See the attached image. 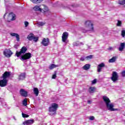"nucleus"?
<instances>
[{
    "label": "nucleus",
    "instance_id": "obj_30",
    "mask_svg": "<svg viewBox=\"0 0 125 125\" xmlns=\"http://www.w3.org/2000/svg\"><path fill=\"white\" fill-rule=\"evenodd\" d=\"M21 54H23L21 52V51L20 52L16 51L15 55L17 56V57H20V56H21Z\"/></svg>",
    "mask_w": 125,
    "mask_h": 125
},
{
    "label": "nucleus",
    "instance_id": "obj_2",
    "mask_svg": "<svg viewBox=\"0 0 125 125\" xmlns=\"http://www.w3.org/2000/svg\"><path fill=\"white\" fill-rule=\"evenodd\" d=\"M58 109V104L56 103H53L51 104V106L49 107L48 111L51 113L50 115L53 116V115H56V111Z\"/></svg>",
    "mask_w": 125,
    "mask_h": 125
},
{
    "label": "nucleus",
    "instance_id": "obj_43",
    "mask_svg": "<svg viewBox=\"0 0 125 125\" xmlns=\"http://www.w3.org/2000/svg\"><path fill=\"white\" fill-rule=\"evenodd\" d=\"M87 103H88V104H91V101H87Z\"/></svg>",
    "mask_w": 125,
    "mask_h": 125
},
{
    "label": "nucleus",
    "instance_id": "obj_40",
    "mask_svg": "<svg viewBox=\"0 0 125 125\" xmlns=\"http://www.w3.org/2000/svg\"><path fill=\"white\" fill-rule=\"evenodd\" d=\"M121 75L122 77H125V70H124L122 72Z\"/></svg>",
    "mask_w": 125,
    "mask_h": 125
},
{
    "label": "nucleus",
    "instance_id": "obj_25",
    "mask_svg": "<svg viewBox=\"0 0 125 125\" xmlns=\"http://www.w3.org/2000/svg\"><path fill=\"white\" fill-rule=\"evenodd\" d=\"M117 59V57H113L111 59H109L108 61L109 63H114Z\"/></svg>",
    "mask_w": 125,
    "mask_h": 125
},
{
    "label": "nucleus",
    "instance_id": "obj_28",
    "mask_svg": "<svg viewBox=\"0 0 125 125\" xmlns=\"http://www.w3.org/2000/svg\"><path fill=\"white\" fill-rule=\"evenodd\" d=\"M90 68V64H86L85 65H84L83 67V70H87Z\"/></svg>",
    "mask_w": 125,
    "mask_h": 125
},
{
    "label": "nucleus",
    "instance_id": "obj_39",
    "mask_svg": "<svg viewBox=\"0 0 125 125\" xmlns=\"http://www.w3.org/2000/svg\"><path fill=\"white\" fill-rule=\"evenodd\" d=\"M94 116H90L89 120L90 121H94Z\"/></svg>",
    "mask_w": 125,
    "mask_h": 125
},
{
    "label": "nucleus",
    "instance_id": "obj_22",
    "mask_svg": "<svg viewBox=\"0 0 125 125\" xmlns=\"http://www.w3.org/2000/svg\"><path fill=\"white\" fill-rule=\"evenodd\" d=\"M83 43L82 42H80L79 41H77L76 42H74L73 43L74 46H79V45H83Z\"/></svg>",
    "mask_w": 125,
    "mask_h": 125
},
{
    "label": "nucleus",
    "instance_id": "obj_31",
    "mask_svg": "<svg viewBox=\"0 0 125 125\" xmlns=\"http://www.w3.org/2000/svg\"><path fill=\"white\" fill-rule=\"evenodd\" d=\"M122 24H123V22L122 21L118 20L117 21V23L116 24V26L117 27H122Z\"/></svg>",
    "mask_w": 125,
    "mask_h": 125
},
{
    "label": "nucleus",
    "instance_id": "obj_16",
    "mask_svg": "<svg viewBox=\"0 0 125 125\" xmlns=\"http://www.w3.org/2000/svg\"><path fill=\"white\" fill-rule=\"evenodd\" d=\"M25 78H26V74L21 73V75H19L18 79L19 81H22L25 80Z\"/></svg>",
    "mask_w": 125,
    "mask_h": 125
},
{
    "label": "nucleus",
    "instance_id": "obj_4",
    "mask_svg": "<svg viewBox=\"0 0 125 125\" xmlns=\"http://www.w3.org/2000/svg\"><path fill=\"white\" fill-rule=\"evenodd\" d=\"M32 57V54L31 53H26L23 55L21 56V60L24 61L25 60H28L30 59Z\"/></svg>",
    "mask_w": 125,
    "mask_h": 125
},
{
    "label": "nucleus",
    "instance_id": "obj_14",
    "mask_svg": "<svg viewBox=\"0 0 125 125\" xmlns=\"http://www.w3.org/2000/svg\"><path fill=\"white\" fill-rule=\"evenodd\" d=\"M104 67H105V64L103 62L99 64L97 66V71L99 73H100V72H101V70H102V68H104Z\"/></svg>",
    "mask_w": 125,
    "mask_h": 125
},
{
    "label": "nucleus",
    "instance_id": "obj_18",
    "mask_svg": "<svg viewBox=\"0 0 125 125\" xmlns=\"http://www.w3.org/2000/svg\"><path fill=\"white\" fill-rule=\"evenodd\" d=\"M42 6L43 7V8H41V12H47V11H48V8L45 6V5H42Z\"/></svg>",
    "mask_w": 125,
    "mask_h": 125
},
{
    "label": "nucleus",
    "instance_id": "obj_33",
    "mask_svg": "<svg viewBox=\"0 0 125 125\" xmlns=\"http://www.w3.org/2000/svg\"><path fill=\"white\" fill-rule=\"evenodd\" d=\"M21 115H22V118H29V115L24 114L23 112L21 113Z\"/></svg>",
    "mask_w": 125,
    "mask_h": 125
},
{
    "label": "nucleus",
    "instance_id": "obj_10",
    "mask_svg": "<svg viewBox=\"0 0 125 125\" xmlns=\"http://www.w3.org/2000/svg\"><path fill=\"white\" fill-rule=\"evenodd\" d=\"M7 85V80L3 79L0 80V86L1 87H4Z\"/></svg>",
    "mask_w": 125,
    "mask_h": 125
},
{
    "label": "nucleus",
    "instance_id": "obj_12",
    "mask_svg": "<svg viewBox=\"0 0 125 125\" xmlns=\"http://www.w3.org/2000/svg\"><path fill=\"white\" fill-rule=\"evenodd\" d=\"M10 72L8 71H5L2 75V79H4L5 80H6L7 78H9V77H10Z\"/></svg>",
    "mask_w": 125,
    "mask_h": 125
},
{
    "label": "nucleus",
    "instance_id": "obj_17",
    "mask_svg": "<svg viewBox=\"0 0 125 125\" xmlns=\"http://www.w3.org/2000/svg\"><path fill=\"white\" fill-rule=\"evenodd\" d=\"M33 92L36 96H39L40 91H39V88H38V87H34L33 88Z\"/></svg>",
    "mask_w": 125,
    "mask_h": 125
},
{
    "label": "nucleus",
    "instance_id": "obj_9",
    "mask_svg": "<svg viewBox=\"0 0 125 125\" xmlns=\"http://www.w3.org/2000/svg\"><path fill=\"white\" fill-rule=\"evenodd\" d=\"M41 43L43 46H48V44H49V39L48 38H43Z\"/></svg>",
    "mask_w": 125,
    "mask_h": 125
},
{
    "label": "nucleus",
    "instance_id": "obj_37",
    "mask_svg": "<svg viewBox=\"0 0 125 125\" xmlns=\"http://www.w3.org/2000/svg\"><path fill=\"white\" fill-rule=\"evenodd\" d=\"M97 82V79H95L92 81V84H95Z\"/></svg>",
    "mask_w": 125,
    "mask_h": 125
},
{
    "label": "nucleus",
    "instance_id": "obj_42",
    "mask_svg": "<svg viewBox=\"0 0 125 125\" xmlns=\"http://www.w3.org/2000/svg\"><path fill=\"white\" fill-rule=\"evenodd\" d=\"M85 60V59L83 57H81L80 58V61H84Z\"/></svg>",
    "mask_w": 125,
    "mask_h": 125
},
{
    "label": "nucleus",
    "instance_id": "obj_5",
    "mask_svg": "<svg viewBox=\"0 0 125 125\" xmlns=\"http://www.w3.org/2000/svg\"><path fill=\"white\" fill-rule=\"evenodd\" d=\"M111 80L113 82V83H115L119 80V75H118V73L116 71H113L112 74V77H111Z\"/></svg>",
    "mask_w": 125,
    "mask_h": 125
},
{
    "label": "nucleus",
    "instance_id": "obj_27",
    "mask_svg": "<svg viewBox=\"0 0 125 125\" xmlns=\"http://www.w3.org/2000/svg\"><path fill=\"white\" fill-rule=\"evenodd\" d=\"M33 3H41L43 0H30Z\"/></svg>",
    "mask_w": 125,
    "mask_h": 125
},
{
    "label": "nucleus",
    "instance_id": "obj_24",
    "mask_svg": "<svg viewBox=\"0 0 125 125\" xmlns=\"http://www.w3.org/2000/svg\"><path fill=\"white\" fill-rule=\"evenodd\" d=\"M34 10L35 11H42V8H41V6H35L33 7Z\"/></svg>",
    "mask_w": 125,
    "mask_h": 125
},
{
    "label": "nucleus",
    "instance_id": "obj_26",
    "mask_svg": "<svg viewBox=\"0 0 125 125\" xmlns=\"http://www.w3.org/2000/svg\"><path fill=\"white\" fill-rule=\"evenodd\" d=\"M56 67H59V65H55V64H52L49 66V69L50 70H52V69H54V68H56Z\"/></svg>",
    "mask_w": 125,
    "mask_h": 125
},
{
    "label": "nucleus",
    "instance_id": "obj_8",
    "mask_svg": "<svg viewBox=\"0 0 125 125\" xmlns=\"http://www.w3.org/2000/svg\"><path fill=\"white\" fill-rule=\"evenodd\" d=\"M3 54L5 55L6 57H7V58H9L12 55V54H13V53L10 50V49H6L5 51H3Z\"/></svg>",
    "mask_w": 125,
    "mask_h": 125
},
{
    "label": "nucleus",
    "instance_id": "obj_23",
    "mask_svg": "<svg viewBox=\"0 0 125 125\" xmlns=\"http://www.w3.org/2000/svg\"><path fill=\"white\" fill-rule=\"evenodd\" d=\"M96 90V88L95 87H90L89 88L88 92L89 93H93L94 91Z\"/></svg>",
    "mask_w": 125,
    "mask_h": 125
},
{
    "label": "nucleus",
    "instance_id": "obj_20",
    "mask_svg": "<svg viewBox=\"0 0 125 125\" xmlns=\"http://www.w3.org/2000/svg\"><path fill=\"white\" fill-rule=\"evenodd\" d=\"M125 47V43L122 42L120 44V46L119 48V51H123Z\"/></svg>",
    "mask_w": 125,
    "mask_h": 125
},
{
    "label": "nucleus",
    "instance_id": "obj_29",
    "mask_svg": "<svg viewBox=\"0 0 125 125\" xmlns=\"http://www.w3.org/2000/svg\"><path fill=\"white\" fill-rule=\"evenodd\" d=\"M22 104L23 106H27L28 105V99L25 98L22 101Z\"/></svg>",
    "mask_w": 125,
    "mask_h": 125
},
{
    "label": "nucleus",
    "instance_id": "obj_32",
    "mask_svg": "<svg viewBox=\"0 0 125 125\" xmlns=\"http://www.w3.org/2000/svg\"><path fill=\"white\" fill-rule=\"evenodd\" d=\"M119 3L122 5L125 4V0H119Z\"/></svg>",
    "mask_w": 125,
    "mask_h": 125
},
{
    "label": "nucleus",
    "instance_id": "obj_36",
    "mask_svg": "<svg viewBox=\"0 0 125 125\" xmlns=\"http://www.w3.org/2000/svg\"><path fill=\"white\" fill-rule=\"evenodd\" d=\"M45 24V22H40L38 23V25L39 26H43Z\"/></svg>",
    "mask_w": 125,
    "mask_h": 125
},
{
    "label": "nucleus",
    "instance_id": "obj_19",
    "mask_svg": "<svg viewBox=\"0 0 125 125\" xmlns=\"http://www.w3.org/2000/svg\"><path fill=\"white\" fill-rule=\"evenodd\" d=\"M27 50L28 49L26 46H22L21 49L20 51L22 54H24V53L25 54Z\"/></svg>",
    "mask_w": 125,
    "mask_h": 125
},
{
    "label": "nucleus",
    "instance_id": "obj_38",
    "mask_svg": "<svg viewBox=\"0 0 125 125\" xmlns=\"http://www.w3.org/2000/svg\"><path fill=\"white\" fill-rule=\"evenodd\" d=\"M52 79H56V71L55 72V74L53 75Z\"/></svg>",
    "mask_w": 125,
    "mask_h": 125
},
{
    "label": "nucleus",
    "instance_id": "obj_11",
    "mask_svg": "<svg viewBox=\"0 0 125 125\" xmlns=\"http://www.w3.org/2000/svg\"><path fill=\"white\" fill-rule=\"evenodd\" d=\"M20 93L21 96H22L23 97H27L28 96V92L24 89H21Z\"/></svg>",
    "mask_w": 125,
    "mask_h": 125
},
{
    "label": "nucleus",
    "instance_id": "obj_6",
    "mask_svg": "<svg viewBox=\"0 0 125 125\" xmlns=\"http://www.w3.org/2000/svg\"><path fill=\"white\" fill-rule=\"evenodd\" d=\"M27 38L29 41H33H33L36 42L39 41V37H36L33 33L30 34V35L27 36Z\"/></svg>",
    "mask_w": 125,
    "mask_h": 125
},
{
    "label": "nucleus",
    "instance_id": "obj_13",
    "mask_svg": "<svg viewBox=\"0 0 125 125\" xmlns=\"http://www.w3.org/2000/svg\"><path fill=\"white\" fill-rule=\"evenodd\" d=\"M10 35L12 37H16L17 41L20 42V36L19 35V34L15 33H11Z\"/></svg>",
    "mask_w": 125,
    "mask_h": 125
},
{
    "label": "nucleus",
    "instance_id": "obj_15",
    "mask_svg": "<svg viewBox=\"0 0 125 125\" xmlns=\"http://www.w3.org/2000/svg\"><path fill=\"white\" fill-rule=\"evenodd\" d=\"M35 123L34 120H28L23 122V125H33V123Z\"/></svg>",
    "mask_w": 125,
    "mask_h": 125
},
{
    "label": "nucleus",
    "instance_id": "obj_7",
    "mask_svg": "<svg viewBox=\"0 0 125 125\" xmlns=\"http://www.w3.org/2000/svg\"><path fill=\"white\" fill-rule=\"evenodd\" d=\"M68 37H69V33L67 32H64L62 33V42H67Z\"/></svg>",
    "mask_w": 125,
    "mask_h": 125
},
{
    "label": "nucleus",
    "instance_id": "obj_41",
    "mask_svg": "<svg viewBox=\"0 0 125 125\" xmlns=\"http://www.w3.org/2000/svg\"><path fill=\"white\" fill-rule=\"evenodd\" d=\"M24 25H25V27H28V25H29V22L25 21Z\"/></svg>",
    "mask_w": 125,
    "mask_h": 125
},
{
    "label": "nucleus",
    "instance_id": "obj_1",
    "mask_svg": "<svg viewBox=\"0 0 125 125\" xmlns=\"http://www.w3.org/2000/svg\"><path fill=\"white\" fill-rule=\"evenodd\" d=\"M103 100L105 103L106 106V108L108 111H110L111 112H113L114 111H118V108H114V104H110L111 101L108 97L106 96H103Z\"/></svg>",
    "mask_w": 125,
    "mask_h": 125
},
{
    "label": "nucleus",
    "instance_id": "obj_21",
    "mask_svg": "<svg viewBox=\"0 0 125 125\" xmlns=\"http://www.w3.org/2000/svg\"><path fill=\"white\" fill-rule=\"evenodd\" d=\"M9 18H11V20L12 21H14V20H15V14H13V13H10L9 14Z\"/></svg>",
    "mask_w": 125,
    "mask_h": 125
},
{
    "label": "nucleus",
    "instance_id": "obj_3",
    "mask_svg": "<svg viewBox=\"0 0 125 125\" xmlns=\"http://www.w3.org/2000/svg\"><path fill=\"white\" fill-rule=\"evenodd\" d=\"M84 26L88 31L91 32H94V27L93 26V23L91 22L90 21H86L84 22Z\"/></svg>",
    "mask_w": 125,
    "mask_h": 125
},
{
    "label": "nucleus",
    "instance_id": "obj_34",
    "mask_svg": "<svg viewBox=\"0 0 125 125\" xmlns=\"http://www.w3.org/2000/svg\"><path fill=\"white\" fill-rule=\"evenodd\" d=\"M93 57V55H89V56H87V57H86V58L87 59V60H89L90 59H92V58Z\"/></svg>",
    "mask_w": 125,
    "mask_h": 125
},
{
    "label": "nucleus",
    "instance_id": "obj_35",
    "mask_svg": "<svg viewBox=\"0 0 125 125\" xmlns=\"http://www.w3.org/2000/svg\"><path fill=\"white\" fill-rule=\"evenodd\" d=\"M121 35L123 38L125 36V30H122L121 32Z\"/></svg>",
    "mask_w": 125,
    "mask_h": 125
},
{
    "label": "nucleus",
    "instance_id": "obj_44",
    "mask_svg": "<svg viewBox=\"0 0 125 125\" xmlns=\"http://www.w3.org/2000/svg\"><path fill=\"white\" fill-rule=\"evenodd\" d=\"M5 15H6V13H5V14L4 15V16H3L4 18L5 17Z\"/></svg>",
    "mask_w": 125,
    "mask_h": 125
}]
</instances>
